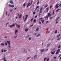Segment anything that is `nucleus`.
Segmentation results:
<instances>
[{"instance_id": "de8ad7c7", "label": "nucleus", "mask_w": 61, "mask_h": 61, "mask_svg": "<svg viewBox=\"0 0 61 61\" xmlns=\"http://www.w3.org/2000/svg\"><path fill=\"white\" fill-rule=\"evenodd\" d=\"M33 14H36V12L34 11L33 13Z\"/></svg>"}, {"instance_id": "4468645a", "label": "nucleus", "mask_w": 61, "mask_h": 61, "mask_svg": "<svg viewBox=\"0 0 61 61\" xmlns=\"http://www.w3.org/2000/svg\"><path fill=\"white\" fill-rule=\"evenodd\" d=\"M21 16H22V15L20 14L19 16V18H21Z\"/></svg>"}, {"instance_id": "2f4dec72", "label": "nucleus", "mask_w": 61, "mask_h": 61, "mask_svg": "<svg viewBox=\"0 0 61 61\" xmlns=\"http://www.w3.org/2000/svg\"><path fill=\"white\" fill-rule=\"evenodd\" d=\"M60 36V34L59 35L57 36V38H58V37H59V36Z\"/></svg>"}, {"instance_id": "f3484780", "label": "nucleus", "mask_w": 61, "mask_h": 61, "mask_svg": "<svg viewBox=\"0 0 61 61\" xmlns=\"http://www.w3.org/2000/svg\"><path fill=\"white\" fill-rule=\"evenodd\" d=\"M57 33V30H56L55 31V34H56V33Z\"/></svg>"}, {"instance_id": "ddd939ff", "label": "nucleus", "mask_w": 61, "mask_h": 61, "mask_svg": "<svg viewBox=\"0 0 61 61\" xmlns=\"http://www.w3.org/2000/svg\"><path fill=\"white\" fill-rule=\"evenodd\" d=\"M38 30H39V28L38 27H37L36 29V31H37Z\"/></svg>"}, {"instance_id": "bf43d9fd", "label": "nucleus", "mask_w": 61, "mask_h": 61, "mask_svg": "<svg viewBox=\"0 0 61 61\" xmlns=\"http://www.w3.org/2000/svg\"><path fill=\"white\" fill-rule=\"evenodd\" d=\"M60 56H61V55H59L58 56V57H60Z\"/></svg>"}, {"instance_id": "c85d7f7f", "label": "nucleus", "mask_w": 61, "mask_h": 61, "mask_svg": "<svg viewBox=\"0 0 61 61\" xmlns=\"http://www.w3.org/2000/svg\"><path fill=\"white\" fill-rule=\"evenodd\" d=\"M36 56H37V55H36L34 56V59H35V58H36V57H36Z\"/></svg>"}, {"instance_id": "37998d69", "label": "nucleus", "mask_w": 61, "mask_h": 61, "mask_svg": "<svg viewBox=\"0 0 61 61\" xmlns=\"http://www.w3.org/2000/svg\"><path fill=\"white\" fill-rule=\"evenodd\" d=\"M60 47H61V46L60 45L59 46L58 48H60Z\"/></svg>"}, {"instance_id": "b1692460", "label": "nucleus", "mask_w": 61, "mask_h": 61, "mask_svg": "<svg viewBox=\"0 0 61 61\" xmlns=\"http://www.w3.org/2000/svg\"><path fill=\"white\" fill-rule=\"evenodd\" d=\"M55 12V10H53V11L52 14L54 15V12Z\"/></svg>"}, {"instance_id": "4c0bfd02", "label": "nucleus", "mask_w": 61, "mask_h": 61, "mask_svg": "<svg viewBox=\"0 0 61 61\" xmlns=\"http://www.w3.org/2000/svg\"><path fill=\"white\" fill-rule=\"evenodd\" d=\"M32 2H33V1H32L31 2V4L30 5H29V6H30L31 5H32Z\"/></svg>"}, {"instance_id": "8fccbe9b", "label": "nucleus", "mask_w": 61, "mask_h": 61, "mask_svg": "<svg viewBox=\"0 0 61 61\" xmlns=\"http://www.w3.org/2000/svg\"><path fill=\"white\" fill-rule=\"evenodd\" d=\"M52 6L51 5L50 6V9H51V8H52Z\"/></svg>"}, {"instance_id": "aec40b11", "label": "nucleus", "mask_w": 61, "mask_h": 61, "mask_svg": "<svg viewBox=\"0 0 61 61\" xmlns=\"http://www.w3.org/2000/svg\"><path fill=\"white\" fill-rule=\"evenodd\" d=\"M18 30H15V34H16V33H17V32H18Z\"/></svg>"}, {"instance_id": "ea45409f", "label": "nucleus", "mask_w": 61, "mask_h": 61, "mask_svg": "<svg viewBox=\"0 0 61 61\" xmlns=\"http://www.w3.org/2000/svg\"><path fill=\"white\" fill-rule=\"evenodd\" d=\"M23 5L24 6H25V3H24V4H23Z\"/></svg>"}, {"instance_id": "20e7f679", "label": "nucleus", "mask_w": 61, "mask_h": 61, "mask_svg": "<svg viewBox=\"0 0 61 61\" xmlns=\"http://www.w3.org/2000/svg\"><path fill=\"white\" fill-rule=\"evenodd\" d=\"M9 2L11 4H14V3L13 2V1L12 0H10L9 1Z\"/></svg>"}, {"instance_id": "f03ea898", "label": "nucleus", "mask_w": 61, "mask_h": 61, "mask_svg": "<svg viewBox=\"0 0 61 61\" xmlns=\"http://www.w3.org/2000/svg\"><path fill=\"white\" fill-rule=\"evenodd\" d=\"M13 26H15V24H13V25H10V27L12 28V27H13Z\"/></svg>"}, {"instance_id": "e2e57ef3", "label": "nucleus", "mask_w": 61, "mask_h": 61, "mask_svg": "<svg viewBox=\"0 0 61 61\" xmlns=\"http://www.w3.org/2000/svg\"><path fill=\"white\" fill-rule=\"evenodd\" d=\"M59 7L58 6H57L56 7V8H58Z\"/></svg>"}, {"instance_id": "cd10ccee", "label": "nucleus", "mask_w": 61, "mask_h": 61, "mask_svg": "<svg viewBox=\"0 0 61 61\" xmlns=\"http://www.w3.org/2000/svg\"><path fill=\"white\" fill-rule=\"evenodd\" d=\"M31 56L30 57L27 58V60H28V59H30V58H31Z\"/></svg>"}, {"instance_id": "5fc2aeb1", "label": "nucleus", "mask_w": 61, "mask_h": 61, "mask_svg": "<svg viewBox=\"0 0 61 61\" xmlns=\"http://www.w3.org/2000/svg\"><path fill=\"white\" fill-rule=\"evenodd\" d=\"M54 58H55V59H56V57H54Z\"/></svg>"}, {"instance_id": "a19ab883", "label": "nucleus", "mask_w": 61, "mask_h": 61, "mask_svg": "<svg viewBox=\"0 0 61 61\" xmlns=\"http://www.w3.org/2000/svg\"><path fill=\"white\" fill-rule=\"evenodd\" d=\"M39 1H38L37 3V5H38V4H39Z\"/></svg>"}, {"instance_id": "4be33fe9", "label": "nucleus", "mask_w": 61, "mask_h": 61, "mask_svg": "<svg viewBox=\"0 0 61 61\" xmlns=\"http://www.w3.org/2000/svg\"><path fill=\"white\" fill-rule=\"evenodd\" d=\"M42 19H43V18H40L39 19V21H40V20H42Z\"/></svg>"}, {"instance_id": "412c9836", "label": "nucleus", "mask_w": 61, "mask_h": 61, "mask_svg": "<svg viewBox=\"0 0 61 61\" xmlns=\"http://www.w3.org/2000/svg\"><path fill=\"white\" fill-rule=\"evenodd\" d=\"M39 7L38 6H37L36 7V9H37V8H38Z\"/></svg>"}, {"instance_id": "c756f323", "label": "nucleus", "mask_w": 61, "mask_h": 61, "mask_svg": "<svg viewBox=\"0 0 61 61\" xmlns=\"http://www.w3.org/2000/svg\"><path fill=\"white\" fill-rule=\"evenodd\" d=\"M4 52H5L6 51H7V50H4Z\"/></svg>"}, {"instance_id": "72a5a7b5", "label": "nucleus", "mask_w": 61, "mask_h": 61, "mask_svg": "<svg viewBox=\"0 0 61 61\" xmlns=\"http://www.w3.org/2000/svg\"><path fill=\"white\" fill-rule=\"evenodd\" d=\"M33 22H36V19L34 20Z\"/></svg>"}, {"instance_id": "4d7b16f0", "label": "nucleus", "mask_w": 61, "mask_h": 61, "mask_svg": "<svg viewBox=\"0 0 61 61\" xmlns=\"http://www.w3.org/2000/svg\"><path fill=\"white\" fill-rule=\"evenodd\" d=\"M58 4H57L56 5H55V7H56V6H58Z\"/></svg>"}, {"instance_id": "5701e85b", "label": "nucleus", "mask_w": 61, "mask_h": 61, "mask_svg": "<svg viewBox=\"0 0 61 61\" xmlns=\"http://www.w3.org/2000/svg\"><path fill=\"white\" fill-rule=\"evenodd\" d=\"M46 59H47V58L46 57H45L44 58V61H46Z\"/></svg>"}, {"instance_id": "9d476101", "label": "nucleus", "mask_w": 61, "mask_h": 61, "mask_svg": "<svg viewBox=\"0 0 61 61\" xmlns=\"http://www.w3.org/2000/svg\"><path fill=\"white\" fill-rule=\"evenodd\" d=\"M60 49H59L56 52H58V53H59L60 52Z\"/></svg>"}, {"instance_id": "dca6fc26", "label": "nucleus", "mask_w": 61, "mask_h": 61, "mask_svg": "<svg viewBox=\"0 0 61 61\" xmlns=\"http://www.w3.org/2000/svg\"><path fill=\"white\" fill-rule=\"evenodd\" d=\"M61 37H60V38H58L57 39V40H60V39H61Z\"/></svg>"}, {"instance_id": "39448f33", "label": "nucleus", "mask_w": 61, "mask_h": 61, "mask_svg": "<svg viewBox=\"0 0 61 61\" xmlns=\"http://www.w3.org/2000/svg\"><path fill=\"white\" fill-rule=\"evenodd\" d=\"M51 14L50 13H49L48 14V17H50V16H51Z\"/></svg>"}, {"instance_id": "052dcab7", "label": "nucleus", "mask_w": 61, "mask_h": 61, "mask_svg": "<svg viewBox=\"0 0 61 61\" xmlns=\"http://www.w3.org/2000/svg\"><path fill=\"white\" fill-rule=\"evenodd\" d=\"M58 52H56V55H57V54H58Z\"/></svg>"}, {"instance_id": "c03bdc74", "label": "nucleus", "mask_w": 61, "mask_h": 61, "mask_svg": "<svg viewBox=\"0 0 61 61\" xmlns=\"http://www.w3.org/2000/svg\"><path fill=\"white\" fill-rule=\"evenodd\" d=\"M4 61H6V60H5V58H4Z\"/></svg>"}, {"instance_id": "a211bd4d", "label": "nucleus", "mask_w": 61, "mask_h": 61, "mask_svg": "<svg viewBox=\"0 0 61 61\" xmlns=\"http://www.w3.org/2000/svg\"><path fill=\"white\" fill-rule=\"evenodd\" d=\"M44 17L45 18H47V19L48 18V17L47 16H45Z\"/></svg>"}, {"instance_id": "0eeeda50", "label": "nucleus", "mask_w": 61, "mask_h": 61, "mask_svg": "<svg viewBox=\"0 0 61 61\" xmlns=\"http://www.w3.org/2000/svg\"><path fill=\"white\" fill-rule=\"evenodd\" d=\"M59 18H60V17H58L57 18H56L55 20V21H57V20H58V19H59Z\"/></svg>"}, {"instance_id": "423d86ee", "label": "nucleus", "mask_w": 61, "mask_h": 61, "mask_svg": "<svg viewBox=\"0 0 61 61\" xmlns=\"http://www.w3.org/2000/svg\"><path fill=\"white\" fill-rule=\"evenodd\" d=\"M44 49H43L41 50L40 51L41 53H42V52H43L44 51Z\"/></svg>"}, {"instance_id": "680f3d73", "label": "nucleus", "mask_w": 61, "mask_h": 61, "mask_svg": "<svg viewBox=\"0 0 61 61\" xmlns=\"http://www.w3.org/2000/svg\"><path fill=\"white\" fill-rule=\"evenodd\" d=\"M31 38H29V40H31Z\"/></svg>"}, {"instance_id": "0e129e2a", "label": "nucleus", "mask_w": 61, "mask_h": 61, "mask_svg": "<svg viewBox=\"0 0 61 61\" xmlns=\"http://www.w3.org/2000/svg\"><path fill=\"white\" fill-rule=\"evenodd\" d=\"M17 37V36H14V38H16Z\"/></svg>"}, {"instance_id": "bb28decb", "label": "nucleus", "mask_w": 61, "mask_h": 61, "mask_svg": "<svg viewBox=\"0 0 61 61\" xmlns=\"http://www.w3.org/2000/svg\"><path fill=\"white\" fill-rule=\"evenodd\" d=\"M46 9L47 10V12H48L49 10V9H48V8H46Z\"/></svg>"}, {"instance_id": "f8f14e48", "label": "nucleus", "mask_w": 61, "mask_h": 61, "mask_svg": "<svg viewBox=\"0 0 61 61\" xmlns=\"http://www.w3.org/2000/svg\"><path fill=\"white\" fill-rule=\"evenodd\" d=\"M5 45L6 46H7V42L6 41H5Z\"/></svg>"}, {"instance_id": "6e6d98bb", "label": "nucleus", "mask_w": 61, "mask_h": 61, "mask_svg": "<svg viewBox=\"0 0 61 61\" xmlns=\"http://www.w3.org/2000/svg\"><path fill=\"white\" fill-rule=\"evenodd\" d=\"M23 19H25V17H24V16H23Z\"/></svg>"}, {"instance_id": "1a4fd4ad", "label": "nucleus", "mask_w": 61, "mask_h": 61, "mask_svg": "<svg viewBox=\"0 0 61 61\" xmlns=\"http://www.w3.org/2000/svg\"><path fill=\"white\" fill-rule=\"evenodd\" d=\"M41 36V34H39L36 36V37H39V36Z\"/></svg>"}, {"instance_id": "864d4df0", "label": "nucleus", "mask_w": 61, "mask_h": 61, "mask_svg": "<svg viewBox=\"0 0 61 61\" xmlns=\"http://www.w3.org/2000/svg\"><path fill=\"white\" fill-rule=\"evenodd\" d=\"M50 46V44H48V45H47V46L48 47L49 46Z\"/></svg>"}, {"instance_id": "7c9ffc66", "label": "nucleus", "mask_w": 61, "mask_h": 61, "mask_svg": "<svg viewBox=\"0 0 61 61\" xmlns=\"http://www.w3.org/2000/svg\"><path fill=\"white\" fill-rule=\"evenodd\" d=\"M30 4V3H28V5L27 6V7H28V6H29V5Z\"/></svg>"}, {"instance_id": "f704fd0d", "label": "nucleus", "mask_w": 61, "mask_h": 61, "mask_svg": "<svg viewBox=\"0 0 61 61\" xmlns=\"http://www.w3.org/2000/svg\"><path fill=\"white\" fill-rule=\"evenodd\" d=\"M39 23L40 24H42V23H41V22L40 21H39Z\"/></svg>"}, {"instance_id": "473e14b6", "label": "nucleus", "mask_w": 61, "mask_h": 61, "mask_svg": "<svg viewBox=\"0 0 61 61\" xmlns=\"http://www.w3.org/2000/svg\"><path fill=\"white\" fill-rule=\"evenodd\" d=\"M43 10V8L42 7H41L40 9V11H42Z\"/></svg>"}, {"instance_id": "338daca9", "label": "nucleus", "mask_w": 61, "mask_h": 61, "mask_svg": "<svg viewBox=\"0 0 61 61\" xmlns=\"http://www.w3.org/2000/svg\"><path fill=\"white\" fill-rule=\"evenodd\" d=\"M42 14H40L39 15V16H40V15H42Z\"/></svg>"}, {"instance_id": "603ef678", "label": "nucleus", "mask_w": 61, "mask_h": 61, "mask_svg": "<svg viewBox=\"0 0 61 61\" xmlns=\"http://www.w3.org/2000/svg\"><path fill=\"white\" fill-rule=\"evenodd\" d=\"M48 6V5H47L45 7V8H46V7H47V6Z\"/></svg>"}, {"instance_id": "9b49d317", "label": "nucleus", "mask_w": 61, "mask_h": 61, "mask_svg": "<svg viewBox=\"0 0 61 61\" xmlns=\"http://www.w3.org/2000/svg\"><path fill=\"white\" fill-rule=\"evenodd\" d=\"M41 21L42 22V23H43L44 22H45V20H41Z\"/></svg>"}, {"instance_id": "6ab92c4d", "label": "nucleus", "mask_w": 61, "mask_h": 61, "mask_svg": "<svg viewBox=\"0 0 61 61\" xmlns=\"http://www.w3.org/2000/svg\"><path fill=\"white\" fill-rule=\"evenodd\" d=\"M28 31V29H25V31H26V32H27Z\"/></svg>"}, {"instance_id": "7ed1b4c3", "label": "nucleus", "mask_w": 61, "mask_h": 61, "mask_svg": "<svg viewBox=\"0 0 61 61\" xmlns=\"http://www.w3.org/2000/svg\"><path fill=\"white\" fill-rule=\"evenodd\" d=\"M9 6H10L11 7H12V8H13V7H14V5H10Z\"/></svg>"}, {"instance_id": "09e8293b", "label": "nucleus", "mask_w": 61, "mask_h": 61, "mask_svg": "<svg viewBox=\"0 0 61 61\" xmlns=\"http://www.w3.org/2000/svg\"><path fill=\"white\" fill-rule=\"evenodd\" d=\"M33 19H34V18L31 19L30 20L31 21H33Z\"/></svg>"}, {"instance_id": "49530a36", "label": "nucleus", "mask_w": 61, "mask_h": 61, "mask_svg": "<svg viewBox=\"0 0 61 61\" xmlns=\"http://www.w3.org/2000/svg\"><path fill=\"white\" fill-rule=\"evenodd\" d=\"M37 17V15H36L34 17L35 18H36Z\"/></svg>"}, {"instance_id": "f257e3e1", "label": "nucleus", "mask_w": 61, "mask_h": 61, "mask_svg": "<svg viewBox=\"0 0 61 61\" xmlns=\"http://www.w3.org/2000/svg\"><path fill=\"white\" fill-rule=\"evenodd\" d=\"M27 17H28V15H26V18L25 19L24 22H25V21H26V19H27Z\"/></svg>"}, {"instance_id": "58836bf2", "label": "nucleus", "mask_w": 61, "mask_h": 61, "mask_svg": "<svg viewBox=\"0 0 61 61\" xmlns=\"http://www.w3.org/2000/svg\"><path fill=\"white\" fill-rule=\"evenodd\" d=\"M42 12H43V11H40L39 13H42Z\"/></svg>"}, {"instance_id": "13d9d810", "label": "nucleus", "mask_w": 61, "mask_h": 61, "mask_svg": "<svg viewBox=\"0 0 61 61\" xmlns=\"http://www.w3.org/2000/svg\"><path fill=\"white\" fill-rule=\"evenodd\" d=\"M1 51L2 52H4V51H3V49H2L1 50Z\"/></svg>"}, {"instance_id": "6e6552de", "label": "nucleus", "mask_w": 61, "mask_h": 61, "mask_svg": "<svg viewBox=\"0 0 61 61\" xmlns=\"http://www.w3.org/2000/svg\"><path fill=\"white\" fill-rule=\"evenodd\" d=\"M7 43L9 45H10V42L9 41H7Z\"/></svg>"}, {"instance_id": "774afa93", "label": "nucleus", "mask_w": 61, "mask_h": 61, "mask_svg": "<svg viewBox=\"0 0 61 61\" xmlns=\"http://www.w3.org/2000/svg\"><path fill=\"white\" fill-rule=\"evenodd\" d=\"M5 13L6 15H7V12H6V11H5Z\"/></svg>"}, {"instance_id": "c9c22d12", "label": "nucleus", "mask_w": 61, "mask_h": 61, "mask_svg": "<svg viewBox=\"0 0 61 61\" xmlns=\"http://www.w3.org/2000/svg\"><path fill=\"white\" fill-rule=\"evenodd\" d=\"M49 58H48L47 60V61H49Z\"/></svg>"}, {"instance_id": "79ce46f5", "label": "nucleus", "mask_w": 61, "mask_h": 61, "mask_svg": "<svg viewBox=\"0 0 61 61\" xmlns=\"http://www.w3.org/2000/svg\"><path fill=\"white\" fill-rule=\"evenodd\" d=\"M52 18H53V17H50V19H52Z\"/></svg>"}, {"instance_id": "e433bc0d", "label": "nucleus", "mask_w": 61, "mask_h": 61, "mask_svg": "<svg viewBox=\"0 0 61 61\" xmlns=\"http://www.w3.org/2000/svg\"><path fill=\"white\" fill-rule=\"evenodd\" d=\"M60 10V9H57L56 10V12H57L58 11H59Z\"/></svg>"}, {"instance_id": "3c124183", "label": "nucleus", "mask_w": 61, "mask_h": 61, "mask_svg": "<svg viewBox=\"0 0 61 61\" xmlns=\"http://www.w3.org/2000/svg\"><path fill=\"white\" fill-rule=\"evenodd\" d=\"M33 24H32V25H30V27H32V26H33Z\"/></svg>"}, {"instance_id": "a878e982", "label": "nucleus", "mask_w": 61, "mask_h": 61, "mask_svg": "<svg viewBox=\"0 0 61 61\" xmlns=\"http://www.w3.org/2000/svg\"><path fill=\"white\" fill-rule=\"evenodd\" d=\"M1 45H2V46H4L5 45V44H4V43H2L1 44Z\"/></svg>"}, {"instance_id": "a18cd8bd", "label": "nucleus", "mask_w": 61, "mask_h": 61, "mask_svg": "<svg viewBox=\"0 0 61 61\" xmlns=\"http://www.w3.org/2000/svg\"><path fill=\"white\" fill-rule=\"evenodd\" d=\"M48 22H49V21H47L46 22V23H48Z\"/></svg>"}, {"instance_id": "393cba45", "label": "nucleus", "mask_w": 61, "mask_h": 61, "mask_svg": "<svg viewBox=\"0 0 61 61\" xmlns=\"http://www.w3.org/2000/svg\"><path fill=\"white\" fill-rule=\"evenodd\" d=\"M51 54H52V55H54V53L52 51L51 52Z\"/></svg>"}, {"instance_id": "2eb2a0df", "label": "nucleus", "mask_w": 61, "mask_h": 61, "mask_svg": "<svg viewBox=\"0 0 61 61\" xmlns=\"http://www.w3.org/2000/svg\"><path fill=\"white\" fill-rule=\"evenodd\" d=\"M17 25L18 27V28H20V25Z\"/></svg>"}, {"instance_id": "69168bd1", "label": "nucleus", "mask_w": 61, "mask_h": 61, "mask_svg": "<svg viewBox=\"0 0 61 61\" xmlns=\"http://www.w3.org/2000/svg\"><path fill=\"white\" fill-rule=\"evenodd\" d=\"M18 18V17H17L16 16V19H17Z\"/></svg>"}]
</instances>
